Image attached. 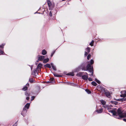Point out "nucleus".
Segmentation results:
<instances>
[{
  "label": "nucleus",
  "instance_id": "nucleus-50",
  "mask_svg": "<svg viewBox=\"0 0 126 126\" xmlns=\"http://www.w3.org/2000/svg\"><path fill=\"white\" fill-rule=\"evenodd\" d=\"M26 85H27L28 86H29V84H27Z\"/></svg>",
  "mask_w": 126,
  "mask_h": 126
},
{
  "label": "nucleus",
  "instance_id": "nucleus-45",
  "mask_svg": "<svg viewBox=\"0 0 126 126\" xmlns=\"http://www.w3.org/2000/svg\"><path fill=\"white\" fill-rule=\"evenodd\" d=\"M13 126H17V124L16 123H15Z\"/></svg>",
  "mask_w": 126,
  "mask_h": 126
},
{
  "label": "nucleus",
  "instance_id": "nucleus-14",
  "mask_svg": "<svg viewBox=\"0 0 126 126\" xmlns=\"http://www.w3.org/2000/svg\"><path fill=\"white\" fill-rule=\"evenodd\" d=\"M96 111L98 113H101L103 111V109L102 108H100L96 110Z\"/></svg>",
  "mask_w": 126,
  "mask_h": 126
},
{
  "label": "nucleus",
  "instance_id": "nucleus-41",
  "mask_svg": "<svg viewBox=\"0 0 126 126\" xmlns=\"http://www.w3.org/2000/svg\"><path fill=\"white\" fill-rule=\"evenodd\" d=\"M89 81H91L93 80V79L91 78H89L88 79Z\"/></svg>",
  "mask_w": 126,
  "mask_h": 126
},
{
  "label": "nucleus",
  "instance_id": "nucleus-7",
  "mask_svg": "<svg viewBox=\"0 0 126 126\" xmlns=\"http://www.w3.org/2000/svg\"><path fill=\"white\" fill-rule=\"evenodd\" d=\"M83 74H87V73L85 72H80L77 74L76 76L78 77H82Z\"/></svg>",
  "mask_w": 126,
  "mask_h": 126
},
{
  "label": "nucleus",
  "instance_id": "nucleus-12",
  "mask_svg": "<svg viewBox=\"0 0 126 126\" xmlns=\"http://www.w3.org/2000/svg\"><path fill=\"white\" fill-rule=\"evenodd\" d=\"M81 69L80 67L79 66L78 67L76 68L73 71L74 72H77L80 71V70Z\"/></svg>",
  "mask_w": 126,
  "mask_h": 126
},
{
  "label": "nucleus",
  "instance_id": "nucleus-6",
  "mask_svg": "<svg viewBox=\"0 0 126 126\" xmlns=\"http://www.w3.org/2000/svg\"><path fill=\"white\" fill-rule=\"evenodd\" d=\"M107 110L109 112L112 113L114 117V114L115 113V110L112 109L111 108L109 109V108H108Z\"/></svg>",
  "mask_w": 126,
  "mask_h": 126
},
{
  "label": "nucleus",
  "instance_id": "nucleus-8",
  "mask_svg": "<svg viewBox=\"0 0 126 126\" xmlns=\"http://www.w3.org/2000/svg\"><path fill=\"white\" fill-rule=\"evenodd\" d=\"M88 74H83L82 76V79L84 80H87L88 79Z\"/></svg>",
  "mask_w": 126,
  "mask_h": 126
},
{
  "label": "nucleus",
  "instance_id": "nucleus-16",
  "mask_svg": "<svg viewBox=\"0 0 126 126\" xmlns=\"http://www.w3.org/2000/svg\"><path fill=\"white\" fill-rule=\"evenodd\" d=\"M50 65L51 66L53 69L54 70L56 71V68L55 66L54 65L53 63H51Z\"/></svg>",
  "mask_w": 126,
  "mask_h": 126
},
{
  "label": "nucleus",
  "instance_id": "nucleus-35",
  "mask_svg": "<svg viewBox=\"0 0 126 126\" xmlns=\"http://www.w3.org/2000/svg\"><path fill=\"white\" fill-rule=\"evenodd\" d=\"M3 49H0V53L1 54H3L4 53V52L3 51Z\"/></svg>",
  "mask_w": 126,
  "mask_h": 126
},
{
  "label": "nucleus",
  "instance_id": "nucleus-5",
  "mask_svg": "<svg viewBox=\"0 0 126 126\" xmlns=\"http://www.w3.org/2000/svg\"><path fill=\"white\" fill-rule=\"evenodd\" d=\"M122 94L120 95L121 97H126V91L124 90L122 91L121 92Z\"/></svg>",
  "mask_w": 126,
  "mask_h": 126
},
{
  "label": "nucleus",
  "instance_id": "nucleus-42",
  "mask_svg": "<svg viewBox=\"0 0 126 126\" xmlns=\"http://www.w3.org/2000/svg\"><path fill=\"white\" fill-rule=\"evenodd\" d=\"M87 54H88L87 52L86 51H85V53H84L85 56H87Z\"/></svg>",
  "mask_w": 126,
  "mask_h": 126
},
{
  "label": "nucleus",
  "instance_id": "nucleus-18",
  "mask_svg": "<svg viewBox=\"0 0 126 126\" xmlns=\"http://www.w3.org/2000/svg\"><path fill=\"white\" fill-rule=\"evenodd\" d=\"M47 53V51L43 49L42 50V54L43 55H45Z\"/></svg>",
  "mask_w": 126,
  "mask_h": 126
},
{
  "label": "nucleus",
  "instance_id": "nucleus-46",
  "mask_svg": "<svg viewBox=\"0 0 126 126\" xmlns=\"http://www.w3.org/2000/svg\"><path fill=\"white\" fill-rule=\"evenodd\" d=\"M29 96H27V97L26 98V99L27 100H29Z\"/></svg>",
  "mask_w": 126,
  "mask_h": 126
},
{
  "label": "nucleus",
  "instance_id": "nucleus-13",
  "mask_svg": "<svg viewBox=\"0 0 126 126\" xmlns=\"http://www.w3.org/2000/svg\"><path fill=\"white\" fill-rule=\"evenodd\" d=\"M38 60L39 61H42L44 59V56H43L39 55Z\"/></svg>",
  "mask_w": 126,
  "mask_h": 126
},
{
  "label": "nucleus",
  "instance_id": "nucleus-38",
  "mask_svg": "<svg viewBox=\"0 0 126 126\" xmlns=\"http://www.w3.org/2000/svg\"><path fill=\"white\" fill-rule=\"evenodd\" d=\"M91 55L90 54L88 55L87 57V59L88 60H89V59L91 57Z\"/></svg>",
  "mask_w": 126,
  "mask_h": 126
},
{
  "label": "nucleus",
  "instance_id": "nucleus-39",
  "mask_svg": "<svg viewBox=\"0 0 126 126\" xmlns=\"http://www.w3.org/2000/svg\"><path fill=\"white\" fill-rule=\"evenodd\" d=\"M29 81L31 83H32L33 82V80L32 78L30 79H29Z\"/></svg>",
  "mask_w": 126,
  "mask_h": 126
},
{
  "label": "nucleus",
  "instance_id": "nucleus-43",
  "mask_svg": "<svg viewBox=\"0 0 126 126\" xmlns=\"http://www.w3.org/2000/svg\"><path fill=\"white\" fill-rule=\"evenodd\" d=\"M55 52V51H54L53 52L51 53V57H52L53 56V54H54V53Z\"/></svg>",
  "mask_w": 126,
  "mask_h": 126
},
{
  "label": "nucleus",
  "instance_id": "nucleus-36",
  "mask_svg": "<svg viewBox=\"0 0 126 126\" xmlns=\"http://www.w3.org/2000/svg\"><path fill=\"white\" fill-rule=\"evenodd\" d=\"M52 13H53V12H52V11H50V12L49 13V15L50 16H51L52 15Z\"/></svg>",
  "mask_w": 126,
  "mask_h": 126
},
{
  "label": "nucleus",
  "instance_id": "nucleus-48",
  "mask_svg": "<svg viewBox=\"0 0 126 126\" xmlns=\"http://www.w3.org/2000/svg\"><path fill=\"white\" fill-rule=\"evenodd\" d=\"M50 83V82L49 80V81H47V83Z\"/></svg>",
  "mask_w": 126,
  "mask_h": 126
},
{
  "label": "nucleus",
  "instance_id": "nucleus-49",
  "mask_svg": "<svg viewBox=\"0 0 126 126\" xmlns=\"http://www.w3.org/2000/svg\"><path fill=\"white\" fill-rule=\"evenodd\" d=\"M71 84H72V83H70V82H68V84L71 85Z\"/></svg>",
  "mask_w": 126,
  "mask_h": 126
},
{
  "label": "nucleus",
  "instance_id": "nucleus-37",
  "mask_svg": "<svg viewBox=\"0 0 126 126\" xmlns=\"http://www.w3.org/2000/svg\"><path fill=\"white\" fill-rule=\"evenodd\" d=\"M71 85L73 86H76L78 87L79 86V85H78L77 84H75V83H72V84H71Z\"/></svg>",
  "mask_w": 126,
  "mask_h": 126
},
{
  "label": "nucleus",
  "instance_id": "nucleus-9",
  "mask_svg": "<svg viewBox=\"0 0 126 126\" xmlns=\"http://www.w3.org/2000/svg\"><path fill=\"white\" fill-rule=\"evenodd\" d=\"M38 70L36 69H36H34L33 70L32 72V74L34 76H36L37 75V70Z\"/></svg>",
  "mask_w": 126,
  "mask_h": 126
},
{
  "label": "nucleus",
  "instance_id": "nucleus-27",
  "mask_svg": "<svg viewBox=\"0 0 126 126\" xmlns=\"http://www.w3.org/2000/svg\"><path fill=\"white\" fill-rule=\"evenodd\" d=\"M54 76L58 77H62V76L60 75H58L56 73H54Z\"/></svg>",
  "mask_w": 126,
  "mask_h": 126
},
{
  "label": "nucleus",
  "instance_id": "nucleus-4",
  "mask_svg": "<svg viewBox=\"0 0 126 126\" xmlns=\"http://www.w3.org/2000/svg\"><path fill=\"white\" fill-rule=\"evenodd\" d=\"M86 64L85 63H82L80 66H79L80 67L81 69L82 70H84V71L87 70V69H86Z\"/></svg>",
  "mask_w": 126,
  "mask_h": 126
},
{
  "label": "nucleus",
  "instance_id": "nucleus-40",
  "mask_svg": "<svg viewBox=\"0 0 126 126\" xmlns=\"http://www.w3.org/2000/svg\"><path fill=\"white\" fill-rule=\"evenodd\" d=\"M35 97L34 96H32L31 97V100L32 101V100H34Z\"/></svg>",
  "mask_w": 126,
  "mask_h": 126
},
{
  "label": "nucleus",
  "instance_id": "nucleus-22",
  "mask_svg": "<svg viewBox=\"0 0 126 126\" xmlns=\"http://www.w3.org/2000/svg\"><path fill=\"white\" fill-rule=\"evenodd\" d=\"M86 51L88 53H89L90 51V49L89 47H87L86 49Z\"/></svg>",
  "mask_w": 126,
  "mask_h": 126
},
{
  "label": "nucleus",
  "instance_id": "nucleus-20",
  "mask_svg": "<svg viewBox=\"0 0 126 126\" xmlns=\"http://www.w3.org/2000/svg\"><path fill=\"white\" fill-rule=\"evenodd\" d=\"M44 66L47 67L49 68H50L51 67L50 65L48 63H47L46 64L44 65Z\"/></svg>",
  "mask_w": 126,
  "mask_h": 126
},
{
  "label": "nucleus",
  "instance_id": "nucleus-30",
  "mask_svg": "<svg viewBox=\"0 0 126 126\" xmlns=\"http://www.w3.org/2000/svg\"><path fill=\"white\" fill-rule=\"evenodd\" d=\"M5 45V43H3L1 45H0V48H2V49H3V47Z\"/></svg>",
  "mask_w": 126,
  "mask_h": 126
},
{
  "label": "nucleus",
  "instance_id": "nucleus-17",
  "mask_svg": "<svg viewBox=\"0 0 126 126\" xmlns=\"http://www.w3.org/2000/svg\"><path fill=\"white\" fill-rule=\"evenodd\" d=\"M42 65L41 64L39 63L37 66V68H36V69L39 70V69H40V68L42 67Z\"/></svg>",
  "mask_w": 126,
  "mask_h": 126
},
{
  "label": "nucleus",
  "instance_id": "nucleus-25",
  "mask_svg": "<svg viewBox=\"0 0 126 126\" xmlns=\"http://www.w3.org/2000/svg\"><path fill=\"white\" fill-rule=\"evenodd\" d=\"M110 102L111 103L114 104L115 105H117L118 103V102L115 101H111Z\"/></svg>",
  "mask_w": 126,
  "mask_h": 126
},
{
  "label": "nucleus",
  "instance_id": "nucleus-32",
  "mask_svg": "<svg viewBox=\"0 0 126 126\" xmlns=\"http://www.w3.org/2000/svg\"><path fill=\"white\" fill-rule=\"evenodd\" d=\"M85 91L88 94H90L91 93V92L88 89H86Z\"/></svg>",
  "mask_w": 126,
  "mask_h": 126
},
{
  "label": "nucleus",
  "instance_id": "nucleus-23",
  "mask_svg": "<svg viewBox=\"0 0 126 126\" xmlns=\"http://www.w3.org/2000/svg\"><path fill=\"white\" fill-rule=\"evenodd\" d=\"M49 80L50 82V83H53L54 82V79L53 78H50Z\"/></svg>",
  "mask_w": 126,
  "mask_h": 126
},
{
  "label": "nucleus",
  "instance_id": "nucleus-31",
  "mask_svg": "<svg viewBox=\"0 0 126 126\" xmlns=\"http://www.w3.org/2000/svg\"><path fill=\"white\" fill-rule=\"evenodd\" d=\"M28 88L27 87L25 86L22 88V90L23 91H25Z\"/></svg>",
  "mask_w": 126,
  "mask_h": 126
},
{
  "label": "nucleus",
  "instance_id": "nucleus-52",
  "mask_svg": "<svg viewBox=\"0 0 126 126\" xmlns=\"http://www.w3.org/2000/svg\"><path fill=\"white\" fill-rule=\"evenodd\" d=\"M31 70H32V67H31Z\"/></svg>",
  "mask_w": 126,
  "mask_h": 126
},
{
  "label": "nucleus",
  "instance_id": "nucleus-47",
  "mask_svg": "<svg viewBox=\"0 0 126 126\" xmlns=\"http://www.w3.org/2000/svg\"><path fill=\"white\" fill-rule=\"evenodd\" d=\"M123 120L125 122H126V119H123Z\"/></svg>",
  "mask_w": 126,
  "mask_h": 126
},
{
  "label": "nucleus",
  "instance_id": "nucleus-44",
  "mask_svg": "<svg viewBox=\"0 0 126 126\" xmlns=\"http://www.w3.org/2000/svg\"><path fill=\"white\" fill-rule=\"evenodd\" d=\"M115 100H116L117 101H121V98L118 99H115Z\"/></svg>",
  "mask_w": 126,
  "mask_h": 126
},
{
  "label": "nucleus",
  "instance_id": "nucleus-29",
  "mask_svg": "<svg viewBox=\"0 0 126 126\" xmlns=\"http://www.w3.org/2000/svg\"><path fill=\"white\" fill-rule=\"evenodd\" d=\"M121 102H123L126 100V98L123 97V98H121Z\"/></svg>",
  "mask_w": 126,
  "mask_h": 126
},
{
  "label": "nucleus",
  "instance_id": "nucleus-2",
  "mask_svg": "<svg viewBox=\"0 0 126 126\" xmlns=\"http://www.w3.org/2000/svg\"><path fill=\"white\" fill-rule=\"evenodd\" d=\"M94 63V61L92 60H91L90 62V64H88L86 66V68L87 70L89 71L90 73H92L91 74H90L89 75L90 76H93V67L92 66V64Z\"/></svg>",
  "mask_w": 126,
  "mask_h": 126
},
{
  "label": "nucleus",
  "instance_id": "nucleus-33",
  "mask_svg": "<svg viewBox=\"0 0 126 126\" xmlns=\"http://www.w3.org/2000/svg\"><path fill=\"white\" fill-rule=\"evenodd\" d=\"M95 81L98 84H100L101 82L99 80L97 79H95Z\"/></svg>",
  "mask_w": 126,
  "mask_h": 126
},
{
  "label": "nucleus",
  "instance_id": "nucleus-1",
  "mask_svg": "<svg viewBox=\"0 0 126 126\" xmlns=\"http://www.w3.org/2000/svg\"><path fill=\"white\" fill-rule=\"evenodd\" d=\"M114 117L118 119L126 117V113L122 108H119L117 110H115Z\"/></svg>",
  "mask_w": 126,
  "mask_h": 126
},
{
  "label": "nucleus",
  "instance_id": "nucleus-28",
  "mask_svg": "<svg viewBox=\"0 0 126 126\" xmlns=\"http://www.w3.org/2000/svg\"><path fill=\"white\" fill-rule=\"evenodd\" d=\"M94 42V40H92L91 42L89 44L91 46H93V44Z\"/></svg>",
  "mask_w": 126,
  "mask_h": 126
},
{
  "label": "nucleus",
  "instance_id": "nucleus-51",
  "mask_svg": "<svg viewBox=\"0 0 126 126\" xmlns=\"http://www.w3.org/2000/svg\"><path fill=\"white\" fill-rule=\"evenodd\" d=\"M98 41H101V40H100V39Z\"/></svg>",
  "mask_w": 126,
  "mask_h": 126
},
{
  "label": "nucleus",
  "instance_id": "nucleus-34",
  "mask_svg": "<svg viewBox=\"0 0 126 126\" xmlns=\"http://www.w3.org/2000/svg\"><path fill=\"white\" fill-rule=\"evenodd\" d=\"M25 94L26 96H30V94L29 92H26L25 93Z\"/></svg>",
  "mask_w": 126,
  "mask_h": 126
},
{
  "label": "nucleus",
  "instance_id": "nucleus-10",
  "mask_svg": "<svg viewBox=\"0 0 126 126\" xmlns=\"http://www.w3.org/2000/svg\"><path fill=\"white\" fill-rule=\"evenodd\" d=\"M47 3L49 7V10H52V7H51V2L49 0L47 1Z\"/></svg>",
  "mask_w": 126,
  "mask_h": 126
},
{
  "label": "nucleus",
  "instance_id": "nucleus-26",
  "mask_svg": "<svg viewBox=\"0 0 126 126\" xmlns=\"http://www.w3.org/2000/svg\"><path fill=\"white\" fill-rule=\"evenodd\" d=\"M92 84L94 86H95L97 85V83L93 81L91 82Z\"/></svg>",
  "mask_w": 126,
  "mask_h": 126
},
{
  "label": "nucleus",
  "instance_id": "nucleus-11",
  "mask_svg": "<svg viewBox=\"0 0 126 126\" xmlns=\"http://www.w3.org/2000/svg\"><path fill=\"white\" fill-rule=\"evenodd\" d=\"M100 101L101 104L103 105V107L104 108H106L107 107V106L105 105L106 103V102L103 100H101Z\"/></svg>",
  "mask_w": 126,
  "mask_h": 126
},
{
  "label": "nucleus",
  "instance_id": "nucleus-19",
  "mask_svg": "<svg viewBox=\"0 0 126 126\" xmlns=\"http://www.w3.org/2000/svg\"><path fill=\"white\" fill-rule=\"evenodd\" d=\"M49 61V59L47 58L44 59L43 61L44 63H46L47 62Z\"/></svg>",
  "mask_w": 126,
  "mask_h": 126
},
{
  "label": "nucleus",
  "instance_id": "nucleus-3",
  "mask_svg": "<svg viewBox=\"0 0 126 126\" xmlns=\"http://www.w3.org/2000/svg\"><path fill=\"white\" fill-rule=\"evenodd\" d=\"M30 105V103H27L23 108V110L21 113V115L23 116H24L25 115V114H24L23 113L25 112V113H26L27 111V109L29 108Z\"/></svg>",
  "mask_w": 126,
  "mask_h": 126
},
{
  "label": "nucleus",
  "instance_id": "nucleus-21",
  "mask_svg": "<svg viewBox=\"0 0 126 126\" xmlns=\"http://www.w3.org/2000/svg\"><path fill=\"white\" fill-rule=\"evenodd\" d=\"M66 75L68 76H73L74 75V74L73 72H70L66 74Z\"/></svg>",
  "mask_w": 126,
  "mask_h": 126
},
{
  "label": "nucleus",
  "instance_id": "nucleus-15",
  "mask_svg": "<svg viewBox=\"0 0 126 126\" xmlns=\"http://www.w3.org/2000/svg\"><path fill=\"white\" fill-rule=\"evenodd\" d=\"M105 95L107 97H110V94L109 92L108 91H106L105 92Z\"/></svg>",
  "mask_w": 126,
  "mask_h": 126
},
{
  "label": "nucleus",
  "instance_id": "nucleus-24",
  "mask_svg": "<svg viewBox=\"0 0 126 126\" xmlns=\"http://www.w3.org/2000/svg\"><path fill=\"white\" fill-rule=\"evenodd\" d=\"M51 10L52 11V12H53V13H52V14L54 15L55 14H56V13L57 12V11L55 10H53L52 9V10Z\"/></svg>",
  "mask_w": 126,
  "mask_h": 126
}]
</instances>
